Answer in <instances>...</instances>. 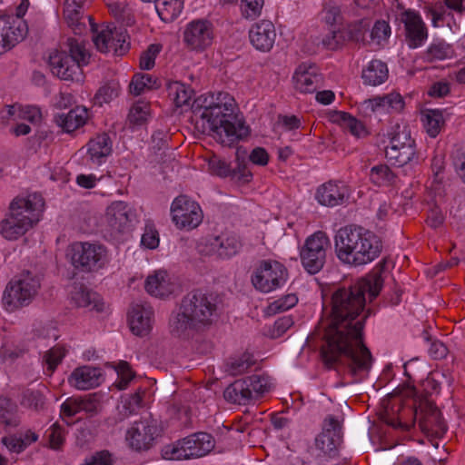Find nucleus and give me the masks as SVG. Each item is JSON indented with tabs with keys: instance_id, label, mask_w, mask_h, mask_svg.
<instances>
[{
	"instance_id": "dca6fc26",
	"label": "nucleus",
	"mask_w": 465,
	"mask_h": 465,
	"mask_svg": "<svg viewBox=\"0 0 465 465\" xmlns=\"http://www.w3.org/2000/svg\"><path fill=\"white\" fill-rule=\"evenodd\" d=\"M214 39L213 24L205 19L190 22L184 32L183 40L186 45L194 51H203L209 47Z\"/></svg>"
},
{
	"instance_id": "f257e3e1",
	"label": "nucleus",
	"mask_w": 465,
	"mask_h": 465,
	"mask_svg": "<svg viewBox=\"0 0 465 465\" xmlns=\"http://www.w3.org/2000/svg\"><path fill=\"white\" fill-rule=\"evenodd\" d=\"M373 271L348 288L336 289L331 299V311L311 334L322 341L321 356L328 369L346 366L352 375L368 371L371 354L363 342V328L368 313L363 312L365 294L375 299L383 285L381 270Z\"/></svg>"
},
{
	"instance_id": "b1692460",
	"label": "nucleus",
	"mask_w": 465,
	"mask_h": 465,
	"mask_svg": "<svg viewBox=\"0 0 465 465\" xmlns=\"http://www.w3.org/2000/svg\"><path fill=\"white\" fill-rule=\"evenodd\" d=\"M293 83L300 93L312 94L321 87L322 77L314 65L301 64L294 73Z\"/></svg>"
},
{
	"instance_id": "a18cd8bd",
	"label": "nucleus",
	"mask_w": 465,
	"mask_h": 465,
	"mask_svg": "<svg viewBox=\"0 0 465 465\" xmlns=\"http://www.w3.org/2000/svg\"><path fill=\"white\" fill-rule=\"evenodd\" d=\"M247 383L253 401L259 399L263 393L269 391V382L266 377L262 375H252L243 379Z\"/></svg>"
},
{
	"instance_id": "4d7b16f0",
	"label": "nucleus",
	"mask_w": 465,
	"mask_h": 465,
	"mask_svg": "<svg viewBox=\"0 0 465 465\" xmlns=\"http://www.w3.org/2000/svg\"><path fill=\"white\" fill-rule=\"evenodd\" d=\"M391 35V27L384 20H378L371 32V38L380 45L382 41H386Z\"/></svg>"
},
{
	"instance_id": "473e14b6",
	"label": "nucleus",
	"mask_w": 465,
	"mask_h": 465,
	"mask_svg": "<svg viewBox=\"0 0 465 465\" xmlns=\"http://www.w3.org/2000/svg\"><path fill=\"white\" fill-rule=\"evenodd\" d=\"M332 119L357 138H363L368 135L364 124L348 113L336 112Z\"/></svg>"
},
{
	"instance_id": "5701e85b",
	"label": "nucleus",
	"mask_w": 465,
	"mask_h": 465,
	"mask_svg": "<svg viewBox=\"0 0 465 465\" xmlns=\"http://www.w3.org/2000/svg\"><path fill=\"white\" fill-rule=\"evenodd\" d=\"M103 379L102 370L89 365L75 368L68 377V383L81 391H86L100 385Z\"/></svg>"
},
{
	"instance_id": "680f3d73",
	"label": "nucleus",
	"mask_w": 465,
	"mask_h": 465,
	"mask_svg": "<svg viewBox=\"0 0 465 465\" xmlns=\"http://www.w3.org/2000/svg\"><path fill=\"white\" fill-rule=\"evenodd\" d=\"M298 302L295 294H288L270 304V310L274 313L287 311L293 307Z\"/></svg>"
},
{
	"instance_id": "e2e57ef3",
	"label": "nucleus",
	"mask_w": 465,
	"mask_h": 465,
	"mask_svg": "<svg viewBox=\"0 0 465 465\" xmlns=\"http://www.w3.org/2000/svg\"><path fill=\"white\" fill-rule=\"evenodd\" d=\"M160 49L157 45H151L146 51H144L140 57V67L143 70H150L154 65V61Z\"/></svg>"
},
{
	"instance_id": "7ed1b4c3",
	"label": "nucleus",
	"mask_w": 465,
	"mask_h": 465,
	"mask_svg": "<svg viewBox=\"0 0 465 465\" xmlns=\"http://www.w3.org/2000/svg\"><path fill=\"white\" fill-rule=\"evenodd\" d=\"M234 99L227 93L219 92L212 101L203 106L201 118L206 120L213 136L224 146H232L247 137L250 129L235 114Z\"/></svg>"
},
{
	"instance_id": "6ab92c4d",
	"label": "nucleus",
	"mask_w": 465,
	"mask_h": 465,
	"mask_svg": "<svg viewBox=\"0 0 465 465\" xmlns=\"http://www.w3.org/2000/svg\"><path fill=\"white\" fill-rule=\"evenodd\" d=\"M419 408V426L421 430L429 435L441 437L446 432L447 426L440 410L426 399L420 401Z\"/></svg>"
},
{
	"instance_id": "5fc2aeb1",
	"label": "nucleus",
	"mask_w": 465,
	"mask_h": 465,
	"mask_svg": "<svg viewBox=\"0 0 465 465\" xmlns=\"http://www.w3.org/2000/svg\"><path fill=\"white\" fill-rule=\"evenodd\" d=\"M51 449L58 450L64 444V429L58 424L54 423L45 432Z\"/></svg>"
},
{
	"instance_id": "de8ad7c7",
	"label": "nucleus",
	"mask_w": 465,
	"mask_h": 465,
	"mask_svg": "<svg viewBox=\"0 0 465 465\" xmlns=\"http://www.w3.org/2000/svg\"><path fill=\"white\" fill-rule=\"evenodd\" d=\"M150 114V104L146 102L139 101L130 109L128 119L131 124L141 125L148 118Z\"/></svg>"
},
{
	"instance_id": "a878e982",
	"label": "nucleus",
	"mask_w": 465,
	"mask_h": 465,
	"mask_svg": "<svg viewBox=\"0 0 465 465\" xmlns=\"http://www.w3.org/2000/svg\"><path fill=\"white\" fill-rule=\"evenodd\" d=\"M70 299L76 307L87 308L90 311L95 310L96 312L104 310V303L101 296L88 290L83 284H74L70 292Z\"/></svg>"
},
{
	"instance_id": "aec40b11",
	"label": "nucleus",
	"mask_w": 465,
	"mask_h": 465,
	"mask_svg": "<svg viewBox=\"0 0 465 465\" xmlns=\"http://www.w3.org/2000/svg\"><path fill=\"white\" fill-rule=\"evenodd\" d=\"M401 22L404 25L408 45L411 48L421 45L428 37V30L420 14L414 10H406L401 15Z\"/></svg>"
},
{
	"instance_id": "58836bf2",
	"label": "nucleus",
	"mask_w": 465,
	"mask_h": 465,
	"mask_svg": "<svg viewBox=\"0 0 465 465\" xmlns=\"http://www.w3.org/2000/svg\"><path fill=\"white\" fill-rule=\"evenodd\" d=\"M64 17L67 25L75 35H82L86 30V21L92 22L91 15L84 16L83 9H74V11L67 16V7L64 8Z\"/></svg>"
},
{
	"instance_id": "4be33fe9",
	"label": "nucleus",
	"mask_w": 465,
	"mask_h": 465,
	"mask_svg": "<svg viewBox=\"0 0 465 465\" xmlns=\"http://www.w3.org/2000/svg\"><path fill=\"white\" fill-rule=\"evenodd\" d=\"M153 315V311L149 304H133L128 313V322L132 332L137 336L147 335L152 329Z\"/></svg>"
},
{
	"instance_id": "e433bc0d",
	"label": "nucleus",
	"mask_w": 465,
	"mask_h": 465,
	"mask_svg": "<svg viewBox=\"0 0 465 465\" xmlns=\"http://www.w3.org/2000/svg\"><path fill=\"white\" fill-rule=\"evenodd\" d=\"M390 135L389 147L411 146L415 147V141L411 136V131L406 124H396L392 128Z\"/></svg>"
},
{
	"instance_id": "49530a36",
	"label": "nucleus",
	"mask_w": 465,
	"mask_h": 465,
	"mask_svg": "<svg viewBox=\"0 0 465 465\" xmlns=\"http://www.w3.org/2000/svg\"><path fill=\"white\" fill-rule=\"evenodd\" d=\"M425 128L430 137H436L444 124L442 113L439 110H429L425 114Z\"/></svg>"
},
{
	"instance_id": "79ce46f5",
	"label": "nucleus",
	"mask_w": 465,
	"mask_h": 465,
	"mask_svg": "<svg viewBox=\"0 0 465 465\" xmlns=\"http://www.w3.org/2000/svg\"><path fill=\"white\" fill-rule=\"evenodd\" d=\"M82 398V411L86 413L88 417H94L98 415L103 410V398L101 392L89 393Z\"/></svg>"
},
{
	"instance_id": "864d4df0",
	"label": "nucleus",
	"mask_w": 465,
	"mask_h": 465,
	"mask_svg": "<svg viewBox=\"0 0 465 465\" xmlns=\"http://www.w3.org/2000/svg\"><path fill=\"white\" fill-rule=\"evenodd\" d=\"M253 364L249 354H243L240 358L233 359L228 363L227 371L231 375L236 376L241 375L248 371V369Z\"/></svg>"
},
{
	"instance_id": "7c9ffc66",
	"label": "nucleus",
	"mask_w": 465,
	"mask_h": 465,
	"mask_svg": "<svg viewBox=\"0 0 465 465\" xmlns=\"http://www.w3.org/2000/svg\"><path fill=\"white\" fill-rule=\"evenodd\" d=\"M388 73L387 64L381 60L374 59L362 71L361 77L365 84L376 86L387 80Z\"/></svg>"
},
{
	"instance_id": "c9c22d12",
	"label": "nucleus",
	"mask_w": 465,
	"mask_h": 465,
	"mask_svg": "<svg viewBox=\"0 0 465 465\" xmlns=\"http://www.w3.org/2000/svg\"><path fill=\"white\" fill-rule=\"evenodd\" d=\"M166 88L168 96L177 107L187 104L192 98L193 90L181 82H169L166 84Z\"/></svg>"
},
{
	"instance_id": "338daca9",
	"label": "nucleus",
	"mask_w": 465,
	"mask_h": 465,
	"mask_svg": "<svg viewBox=\"0 0 465 465\" xmlns=\"http://www.w3.org/2000/svg\"><path fill=\"white\" fill-rule=\"evenodd\" d=\"M449 47L443 44L431 45L426 52L427 60L432 62L443 60L448 56Z\"/></svg>"
},
{
	"instance_id": "13d9d810",
	"label": "nucleus",
	"mask_w": 465,
	"mask_h": 465,
	"mask_svg": "<svg viewBox=\"0 0 465 465\" xmlns=\"http://www.w3.org/2000/svg\"><path fill=\"white\" fill-rule=\"evenodd\" d=\"M242 12L244 17L254 19L261 14L263 0H241Z\"/></svg>"
},
{
	"instance_id": "2f4dec72",
	"label": "nucleus",
	"mask_w": 465,
	"mask_h": 465,
	"mask_svg": "<svg viewBox=\"0 0 465 465\" xmlns=\"http://www.w3.org/2000/svg\"><path fill=\"white\" fill-rule=\"evenodd\" d=\"M88 154L94 163H101L112 152V142L106 134H102L91 139L87 144Z\"/></svg>"
},
{
	"instance_id": "69168bd1",
	"label": "nucleus",
	"mask_w": 465,
	"mask_h": 465,
	"mask_svg": "<svg viewBox=\"0 0 465 465\" xmlns=\"http://www.w3.org/2000/svg\"><path fill=\"white\" fill-rule=\"evenodd\" d=\"M385 110H392L393 112L400 113L405 106L402 96L398 93H391L384 95Z\"/></svg>"
},
{
	"instance_id": "423d86ee",
	"label": "nucleus",
	"mask_w": 465,
	"mask_h": 465,
	"mask_svg": "<svg viewBox=\"0 0 465 465\" xmlns=\"http://www.w3.org/2000/svg\"><path fill=\"white\" fill-rule=\"evenodd\" d=\"M66 45L70 54L54 50L49 55L48 64L53 74L61 80L79 81L82 74L81 67L88 64L90 54L77 39L68 38Z\"/></svg>"
},
{
	"instance_id": "a19ab883",
	"label": "nucleus",
	"mask_w": 465,
	"mask_h": 465,
	"mask_svg": "<svg viewBox=\"0 0 465 465\" xmlns=\"http://www.w3.org/2000/svg\"><path fill=\"white\" fill-rule=\"evenodd\" d=\"M0 422L13 428L20 423L16 406L9 400L5 399L0 401Z\"/></svg>"
},
{
	"instance_id": "774afa93",
	"label": "nucleus",
	"mask_w": 465,
	"mask_h": 465,
	"mask_svg": "<svg viewBox=\"0 0 465 465\" xmlns=\"http://www.w3.org/2000/svg\"><path fill=\"white\" fill-rule=\"evenodd\" d=\"M118 375L121 381L118 382L117 387L120 390H124L127 387L130 381L134 378V373L130 368V365L126 361H121L117 367Z\"/></svg>"
},
{
	"instance_id": "3c124183",
	"label": "nucleus",
	"mask_w": 465,
	"mask_h": 465,
	"mask_svg": "<svg viewBox=\"0 0 465 465\" xmlns=\"http://www.w3.org/2000/svg\"><path fill=\"white\" fill-rule=\"evenodd\" d=\"M66 354V350L64 346L56 345L47 351L44 356V360L47 364L50 371H54L56 367L62 362Z\"/></svg>"
},
{
	"instance_id": "f8f14e48",
	"label": "nucleus",
	"mask_w": 465,
	"mask_h": 465,
	"mask_svg": "<svg viewBox=\"0 0 465 465\" xmlns=\"http://www.w3.org/2000/svg\"><path fill=\"white\" fill-rule=\"evenodd\" d=\"M91 28L94 33V44L101 53L114 51L115 54H123L128 50L125 29L110 25H103L97 28L94 23H91Z\"/></svg>"
},
{
	"instance_id": "72a5a7b5",
	"label": "nucleus",
	"mask_w": 465,
	"mask_h": 465,
	"mask_svg": "<svg viewBox=\"0 0 465 465\" xmlns=\"http://www.w3.org/2000/svg\"><path fill=\"white\" fill-rule=\"evenodd\" d=\"M183 8V0H157L156 11L164 22H173Z\"/></svg>"
},
{
	"instance_id": "603ef678",
	"label": "nucleus",
	"mask_w": 465,
	"mask_h": 465,
	"mask_svg": "<svg viewBox=\"0 0 465 465\" xmlns=\"http://www.w3.org/2000/svg\"><path fill=\"white\" fill-rule=\"evenodd\" d=\"M118 85L115 83L106 84L99 88L94 95L95 104L102 105L109 103L114 97L118 96Z\"/></svg>"
},
{
	"instance_id": "a211bd4d",
	"label": "nucleus",
	"mask_w": 465,
	"mask_h": 465,
	"mask_svg": "<svg viewBox=\"0 0 465 465\" xmlns=\"http://www.w3.org/2000/svg\"><path fill=\"white\" fill-rule=\"evenodd\" d=\"M133 213L124 202L113 203L106 211L107 231L111 237L118 239L131 229Z\"/></svg>"
},
{
	"instance_id": "c85d7f7f",
	"label": "nucleus",
	"mask_w": 465,
	"mask_h": 465,
	"mask_svg": "<svg viewBox=\"0 0 465 465\" xmlns=\"http://www.w3.org/2000/svg\"><path fill=\"white\" fill-rule=\"evenodd\" d=\"M87 111L84 108L76 107L67 114H57L54 116L55 123L65 132L70 133L85 124Z\"/></svg>"
},
{
	"instance_id": "9d476101",
	"label": "nucleus",
	"mask_w": 465,
	"mask_h": 465,
	"mask_svg": "<svg viewBox=\"0 0 465 465\" xmlns=\"http://www.w3.org/2000/svg\"><path fill=\"white\" fill-rule=\"evenodd\" d=\"M330 247V240L322 231L316 232L307 238L301 250V260L309 273L314 274L322 269Z\"/></svg>"
},
{
	"instance_id": "09e8293b",
	"label": "nucleus",
	"mask_w": 465,
	"mask_h": 465,
	"mask_svg": "<svg viewBox=\"0 0 465 465\" xmlns=\"http://www.w3.org/2000/svg\"><path fill=\"white\" fill-rule=\"evenodd\" d=\"M338 437L334 438L330 433L322 431L315 439V445L317 449L322 450L324 454L331 455L341 443Z\"/></svg>"
},
{
	"instance_id": "0eeeda50",
	"label": "nucleus",
	"mask_w": 465,
	"mask_h": 465,
	"mask_svg": "<svg viewBox=\"0 0 465 465\" xmlns=\"http://www.w3.org/2000/svg\"><path fill=\"white\" fill-rule=\"evenodd\" d=\"M214 446L215 440L211 434L196 432L165 446L162 450V456L171 460L197 459L208 454Z\"/></svg>"
},
{
	"instance_id": "0e129e2a",
	"label": "nucleus",
	"mask_w": 465,
	"mask_h": 465,
	"mask_svg": "<svg viewBox=\"0 0 465 465\" xmlns=\"http://www.w3.org/2000/svg\"><path fill=\"white\" fill-rule=\"evenodd\" d=\"M141 242L148 249H155L159 245L158 232L153 226L146 225Z\"/></svg>"
},
{
	"instance_id": "1a4fd4ad",
	"label": "nucleus",
	"mask_w": 465,
	"mask_h": 465,
	"mask_svg": "<svg viewBox=\"0 0 465 465\" xmlns=\"http://www.w3.org/2000/svg\"><path fill=\"white\" fill-rule=\"evenodd\" d=\"M69 255L75 269L83 272H94L104 266L107 252L101 244L78 242L70 246Z\"/></svg>"
},
{
	"instance_id": "6e6d98bb",
	"label": "nucleus",
	"mask_w": 465,
	"mask_h": 465,
	"mask_svg": "<svg viewBox=\"0 0 465 465\" xmlns=\"http://www.w3.org/2000/svg\"><path fill=\"white\" fill-rule=\"evenodd\" d=\"M81 411H83L81 396L69 397L61 405V415L64 417L71 418Z\"/></svg>"
},
{
	"instance_id": "39448f33",
	"label": "nucleus",
	"mask_w": 465,
	"mask_h": 465,
	"mask_svg": "<svg viewBox=\"0 0 465 465\" xmlns=\"http://www.w3.org/2000/svg\"><path fill=\"white\" fill-rule=\"evenodd\" d=\"M40 194L26 198L16 197L10 203L9 215L1 223V233L7 240H16L38 222V213L44 207Z\"/></svg>"
},
{
	"instance_id": "8fccbe9b",
	"label": "nucleus",
	"mask_w": 465,
	"mask_h": 465,
	"mask_svg": "<svg viewBox=\"0 0 465 465\" xmlns=\"http://www.w3.org/2000/svg\"><path fill=\"white\" fill-rule=\"evenodd\" d=\"M321 43L325 49H339L340 47L346 44V39L342 28L328 33L323 37H322Z\"/></svg>"
},
{
	"instance_id": "412c9836",
	"label": "nucleus",
	"mask_w": 465,
	"mask_h": 465,
	"mask_svg": "<svg viewBox=\"0 0 465 465\" xmlns=\"http://www.w3.org/2000/svg\"><path fill=\"white\" fill-rule=\"evenodd\" d=\"M350 197V189L342 182L329 181L318 187L315 198L322 205L334 207L343 204Z\"/></svg>"
},
{
	"instance_id": "393cba45",
	"label": "nucleus",
	"mask_w": 465,
	"mask_h": 465,
	"mask_svg": "<svg viewBox=\"0 0 465 465\" xmlns=\"http://www.w3.org/2000/svg\"><path fill=\"white\" fill-rule=\"evenodd\" d=\"M250 41L260 51H269L273 46L276 32L272 22L262 20L253 25L249 32Z\"/></svg>"
},
{
	"instance_id": "f3484780",
	"label": "nucleus",
	"mask_w": 465,
	"mask_h": 465,
	"mask_svg": "<svg viewBox=\"0 0 465 465\" xmlns=\"http://www.w3.org/2000/svg\"><path fill=\"white\" fill-rule=\"evenodd\" d=\"M420 408L414 405H405L401 399H395L390 407H386L383 420L393 427L409 430L416 420H419Z\"/></svg>"
},
{
	"instance_id": "cd10ccee",
	"label": "nucleus",
	"mask_w": 465,
	"mask_h": 465,
	"mask_svg": "<svg viewBox=\"0 0 465 465\" xmlns=\"http://www.w3.org/2000/svg\"><path fill=\"white\" fill-rule=\"evenodd\" d=\"M144 288L149 294L159 298L167 297L173 292L166 272L161 271L147 277Z\"/></svg>"
},
{
	"instance_id": "c03bdc74",
	"label": "nucleus",
	"mask_w": 465,
	"mask_h": 465,
	"mask_svg": "<svg viewBox=\"0 0 465 465\" xmlns=\"http://www.w3.org/2000/svg\"><path fill=\"white\" fill-rule=\"evenodd\" d=\"M369 29V23L364 20L358 21L343 27V34L347 42L363 41L364 35Z\"/></svg>"
},
{
	"instance_id": "bb28decb",
	"label": "nucleus",
	"mask_w": 465,
	"mask_h": 465,
	"mask_svg": "<svg viewBox=\"0 0 465 465\" xmlns=\"http://www.w3.org/2000/svg\"><path fill=\"white\" fill-rule=\"evenodd\" d=\"M213 251L220 258L227 259L237 254L242 248L239 237L233 233H222L210 242Z\"/></svg>"
},
{
	"instance_id": "052dcab7",
	"label": "nucleus",
	"mask_w": 465,
	"mask_h": 465,
	"mask_svg": "<svg viewBox=\"0 0 465 465\" xmlns=\"http://www.w3.org/2000/svg\"><path fill=\"white\" fill-rule=\"evenodd\" d=\"M322 431L330 433L334 438L338 437L341 440L342 425L341 422L332 415H328L322 423Z\"/></svg>"
},
{
	"instance_id": "2eb2a0df",
	"label": "nucleus",
	"mask_w": 465,
	"mask_h": 465,
	"mask_svg": "<svg viewBox=\"0 0 465 465\" xmlns=\"http://www.w3.org/2000/svg\"><path fill=\"white\" fill-rule=\"evenodd\" d=\"M26 24L14 15H0V55L12 50L27 34Z\"/></svg>"
},
{
	"instance_id": "c756f323",
	"label": "nucleus",
	"mask_w": 465,
	"mask_h": 465,
	"mask_svg": "<svg viewBox=\"0 0 465 465\" xmlns=\"http://www.w3.org/2000/svg\"><path fill=\"white\" fill-rule=\"evenodd\" d=\"M224 399L232 403L246 405L253 401L251 391L243 379L230 384L223 392Z\"/></svg>"
},
{
	"instance_id": "f704fd0d",
	"label": "nucleus",
	"mask_w": 465,
	"mask_h": 465,
	"mask_svg": "<svg viewBox=\"0 0 465 465\" xmlns=\"http://www.w3.org/2000/svg\"><path fill=\"white\" fill-rule=\"evenodd\" d=\"M416 154L415 147L401 146V147H387L385 155L389 162L399 167L409 163Z\"/></svg>"
},
{
	"instance_id": "ea45409f",
	"label": "nucleus",
	"mask_w": 465,
	"mask_h": 465,
	"mask_svg": "<svg viewBox=\"0 0 465 465\" xmlns=\"http://www.w3.org/2000/svg\"><path fill=\"white\" fill-rule=\"evenodd\" d=\"M112 15L124 25H133L135 22L134 15L128 5L124 2H114L108 5Z\"/></svg>"
},
{
	"instance_id": "9b49d317",
	"label": "nucleus",
	"mask_w": 465,
	"mask_h": 465,
	"mask_svg": "<svg viewBox=\"0 0 465 465\" xmlns=\"http://www.w3.org/2000/svg\"><path fill=\"white\" fill-rule=\"evenodd\" d=\"M287 269L277 261H262L252 275V283L262 292H270L286 283Z\"/></svg>"
},
{
	"instance_id": "20e7f679",
	"label": "nucleus",
	"mask_w": 465,
	"mask_h": 465,
	"mask_svg": "<svg viewBox=\"0 0 465 465\" xmlns=\"http://www.w3.org/2000/svg\"><path fill=\"white\" fill-rule=\"evenodd\" d=\"M337 258L344 264L361 266L371 262L381 252L382 243L372 232L361 226H345L334 237Z\"/></svg>"
},
{
	"instance_id": "4468645a",
	"label": "nucleus",
	"mask_w": 465,
	"mask_h": 465,
	"mask_svg": "<svg viewBox=\"0 0 465 465\" xmlns=\"http://www.w3.org/2000/svg\"><path fill=\"white\" fill-rule=\"evenodd\" d=\"M158 421L151 417L135 421L127 430L126 440L136 450H148L159 435Z\"/></svg>"
},
{
	"instance_id": "4c0bfd02",
	"label": "nucleus",
	"mask_w": 465,
	"mask_h": 465,
	"mask_svg": "<svg viewBox=\"0 0 465 465\" xmlns=\"http://www.w3.org/2000/svg\"><path fill=\"white\" fill-rule=\"evenodd\" d=\"M158 79H153L148 74H135L129 84L130 93L140 95L144 90L157 89L160 87Z\"/></svg>"
},
{
	"instance_id": "bf43d9fd",
	"label": "nucleus",
	"mask_w": 465,
	"mask_h": 465,
	"mask_svg": "<svg viewBox=\"0 0 465 465\" xmlns=\"http://www.w3.org/2000/svg\"><path fill=\"white\" fill-rule=\"evenodd\" d=\"M209 171L212 174L220 176V177H227L232 174V168L230 165L223 160L213 157L210 159L209 163Z\"/></svg>"
},
{
	"instance_id": "ddd939ff",
	"label": "nucleus",
	"mask_w": 465,
	"mask_h": 465,
	"mask_svg": "<svg viewBox=\"0 0 465 465\" xmlns=\"http://www.w3.org/2000/svg\"><path fill=\"white\" fill-rule=\"evenodd\" d=\"M171 213L173 222L179 229H194L203 221V212L199 204L185 195H180L173 200Z\"/></svg>"
},
{
	"instance_id": "f03ea898",
	"label": "nucleus",
	"mask_w": 465,
	"mask_h": 465,
	"mask_svg": "<svg viewBox=\"0 0 465 465\" xmlns=\"http://www.w3.org/2000/svg\"><path fill=\"white\" fill-rule=\"evenodd\" d=\"M222 300L218 294L193 290L181 301L179 311L170 320V330L176 337H184L188 331H203L219 318Z\"/></svg>"
},
{
	"instance_id": "6e6552de",
	"label": "nucleus",
	"mask_w": 465,
	"mask_h": 465,
	"mask_svg": "<svg viewBox=\"0 0 465 465\" xmlns=\"http://www.w3.org/2000/svg\"><path fill=\"white\" fill-rule=\"evenodd\" d=\"M40 289V280L30 272H23L12 279L5 287L2 302L7 311L29 305Z\"/></svg>"
},
{
	"instance_id": "37998d69",
	"label": "nucleus",
	"mask_w": 465,
	"mask_h": 465,
	"mask_svg": "<svg viewBox=\"0 0 465 465\" xmlns=\"http://www.w3.org/2000/svg\"><path fill=\"white\" fill-rule=\"evenodd\" d=\"M371 180L373 183L381 186L392 184L395 182V174L385 164L375 165L371 169Z\"/></svg>"
}]
</instances>
